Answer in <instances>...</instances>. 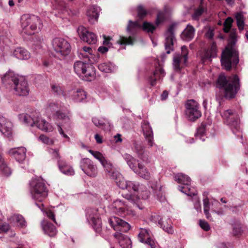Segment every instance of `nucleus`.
<instances>
[{
  "label": "nucleus",
  "instance_id": "obj_1",
  "mask_svg": "<svg viewBox=\"0 0 248 248\" xmlns=\"http://www.w3.org/2000/svg\"><path fill=\"white\" fill-rule=\"evenodd\" d=\"M216 85L223 93V95L216 94V100L220 104L223 98L231 99L235 97L240 89V79L236 75L226 76L221 74L218 76Z\"/></svg>",
  "mask_w": 248,
  "mask_h": 248
},
{
  "label": "nucleus",
  "instance_id": "obj_2",
  "mask_svg": "<svg viewBox=\"0 0 248 248\" xmlns=\"http://www.w3.org/2000/svg\"><path fill=\"white\" fill-rule=\"evenodd\" d=\"M46 110L48 112L53 113L57 120L62 121L61 125L58 124V130L64 138L69 140V137L64 133L62 128L63 127L66 131L70 130L71 129L70 119L66 112V108L61 102L52 100L48 101Z\"/></svg>",
  "mask_w": 248,
  "mask_h": 248
},
{
  "label": "nucleus",
  "instance_id": "obj_3",
  "mask_svg": "<svg viewBox=\"0 0 248 248\" xmlns=\"http://www.w3.org/2000/svg\"><path fill=\"white\" fill-rule=\"evenodd\" d=\"M113 180H114L117 185L122 189H126L130 194H126L124 198L126 199L128 202L133 204L135 207H138L141 209L139 205L136 203L134 201V197L132 194L137 193L139 191L140 186L138 182L131 181H125L119 172H114L111 175Z\"/></svg>",
  "mask_w": 248,
  "mask_h": 248
},
{
  "label": "nucleus",
  "instance_id": "obj_4",
  "mask_svg": "<svg viewBox=\"0 0 248 248\" xmlns=\"http://www.w3.org/2000/svg\"><path fill=\"white\" fill-rule=\"evenodd\" d=\"M111 226L116 231L114 236L118 240L120 246L122 248H131V241L126 235L121 232H127L130 229L129 224L125 221L117 217H113L109 219Z\"/></svg>",
  "mask_w": 248,
  "mask_h": 248
},
{
  "label": "nucleus",
  "instance_id": "obj_5",
  "mask_svg": "<svg viewBox=\"0 0 248 248\" xmlns=\"http://www.w3.org/2000/svg\"><path fill=\"white\" fill-rule=\"evenodd\" d=\"M123 156L129 168L135 173L146 180L150 179V173L142 163L139 162L130 154L125 153Z\"/></svg>",
  "mask_w": 248,
  "mask_h": 248
},
{
  "label": "nucleus",
  "instance_id": "obj_6",
  "mask_svg": "<svg viewBox=\"0 0 248 248\" xmlns=\"http://www.w3.org/2000/svg\"><path fill=\"white\" fill-rule=\"evenodd\" d=\"M21 24L22 32L31 35L35 33L37 27L41 25V20L38 16L34 15L25 14L21 17Z\"/></svg>",
  "mask_w": 248,
  "mask_h": 248
},
{
  "label": "nucleus",
  "instance_id": "obj_7",
  "mask_svg": "<svg viewBox=\"0 0 248 248\" xmlns=\"http://www.w3.org/2000/svg\"><path fill=\"white\" fill-rule=\"evenodd\" d=\"M239 62L238 52L232 46L226 47L221 55V62L222 66L230 70L233 66H235Z\"/></svg>",
  "mask_w": 248,
  "mask_h": 248
},
{
  "label": "nucleus",
  "instance_id": "obj_8",
  "mask_svg": "<svg viewBox=\"0 0 248 248\" xmlns=\"http://www.w3.org/2000/svg\"><path fill=\"white\" fill-rule=\"evenodd\" d=\"M20 120L27 124L33 126L35 125L40 130L45 132H51L53 130V126L46 120L37 117L33 118L28 114H21L19 115Z\"/></svg>",
  "mask_w": 248,
  "mask_h": 248
},
{
  "label": "nucleus",
  "instance_id": "obj_9",
  "mask_svg": "<svg viewBox=\"0 0 248 248\" xmlns=\"http://www.w3.org/2000/svg\"><path fill=\"white\" fill-rule=\"evenodd\" d=\"M31 193L32 198L41 202L47 195V190L46 185L42 181L33 180L31 184Z\"/></svg>",
  "mask_w": 248,
  "mask_h": 248
},
{
  "label": "nucleus",
  "instance_id": "obj_10",
  "mask_svg": "<svg viewBox=\"0 0 248 248\" xmlns=\"http://www.w3.org/2000/svg\"><path fill=\"white\" fill-rule=\"evenodd\" d=\"M52 48L58 57L64 58L71 51V46L65 39L60 37L54 38L51 42Z\"/></svg>",
  "mask_w": 248,
  "mask_h": 248
},
{
  "label": "nucleus",
  "instance_id": "obj_11",
  "mask_svg": "<svg viewBox=\"0 0 248 248\" xmlns=\"http://www.w3.org/2000/svg\"><path fill=\"white\" fill-rule=\"evenodd\" d=\"M174 180L178 183L184 186H179L178 189L183 193L189 196H194L197 194V190L193 187L190 186L191 179L188 176L179 173L174 176Z\"/></svg>",
  "mask_w": 248,
  "mask_h": 248
},
{
  "label": "nucleus",
  "instance_id": "obj_12",
  "mask_svg": "<svg viewBox=\"0 0 248 248\" xmlns=\"http://www.w3.org/2000/svg\"><path fill=\"white\" fill-rule=\"evenodd\" d=\"M185 114L190 121H195L202 116L200 104L194 99L187 100L185 104Z\"/></svg>",
  "mask_w": 248,
  "mask_h": 248
},
{
  "label": "nucleus",
  "instance_id": "obj_13",
  "mask_svg": "<svg viewBox=\"0 0 248 248\" xmlns=\"http://www.w3.org/2000/svg\"><path fill=\"white\" fill-rule=\"evenodd\" d=\"M221 116L225 123L230 127L234 134L240 132L238 115L234 111L226 110L221 113Z\"/></svg>",
  "mask_w": 248,
  "mask_h": 248
},
{
  "label": "nucleus",
  "instance_id": "obj_14",
  "mask_svg": "<svg viewBox=\"0 0 248 248\" xmlns=\"http://www.w3.org/2000/svg\"><path fill=\"white\" fill-rule=\"evenodd\" d=\"M188 50L187 47L183 46L181 47V53H176L173 56V66L176 72H180L186 65Z\"/></svg>",
  "mask_w": 248,
  "mask_h": 248
},
{
  "label": "nucleus",
  "instance_id": "obj_15",
  "mask_svg": "<svg viewBox=\"0 0 248 248\" xmlns=\"http://www.w3.org/2000/svg\"><path fill=\"white\" fill-rule=\"evenodd\" d=\"M86 217L88 222L97 232L101 229V220L99 217L98 210L96 208H88L86 210Z\"/></svg>",
  "mask_w": 248,
  "mask_h": 248
},
{
  "label": "nucleus",
  "instance_id": "obj_16",
  "mask_svg": "<svg viewBox=\"0 0 248 248\" xmlns=\"http://www.w3.org/2000/svg\"><path fill=\"white\" fill-rule=\"evenodd\" d=\"M88 152L92 155L94 158L99 161L106 171L108 172V176L111 179H113L111 175L113 172L118 171L115 170L112 164L109 160H107L101 153L98 151H94L90 149L88 150Z\"/></svg>",
  "mask_w": 248,
  "mask_h": 248
},
{
  "label": "nucleus",
  "instance_id": "obj_17",
  "mask_svg": "<svg viewBox=\"0 0 248 248\" xmlns=\"http://www.w3.org/2000/svg\"><path fill=\"white\" fill-rule=\"evenodd\" d=\"M141 28L146 31L152 33L155 29V27L153 24L148 22H144L141 26L138 21L133 22L129 20L126 30L128 32L134 33Z\"/></svg>",
  "mask_w": 248,
  "mask_h": 248
},
{
  "label": "nucleus",
  "instance_id": "obj_18",
  "mask_svg": "<svg viewBox=\"0 0 248 248\" xmlns=\"http://www.w3.org/2000/svg\"><path fill=\"white\" fill-rule=\"evenodd\" d=\"M12 123L0 112V131L9 140H11L12 137Z\"/></svg>",
  "mask_w": 248,
  "mask_h": 248
},
{
  "label": "nucleus",
  "instance_id": "obj_19",
  "mask_svg": "<svg viewBox=\"0 0 248 248\" xmlns=\"http://www.w3.org/2000/svg\"><path fill=\"white\" fill-rule=\"evenodd\" d=\"M138 239L140 242L145 243L149 246L151 248H155L156 245L153 238L152 234L150 231L145 228H140L139 233Z\"/></svg>",
  "mask_w": 248,
  "mask_h": 248
},
{
  "label": "nucleus",
  "instance_id": "obj_20",
  "mask_svg": "<svg viewBox=\"0 0 248 248\" xmlns=\"http://www.w3.org/2000/svg\"><path fill=\"white\" fill-rule=\"evenodd\" d=\"M80 167L87 175L94 177L97 173V167L89 158H83L80 161Z\"/></svg>",
  "mask_w": 248,
  "mask_h": 248
},
{
  "label": "nucleus",
  "instance_id": "obj_21",
  "mask_svg": "<svg viewBox=\"0 0 248 248\" xmlns=\"http://www.w3.org/2000/svg\"><path fill=\"white\" fill-rule=\"evenodd\" d=\"M79 37L83 41L89 44H94L97 41L96 35L91 32H89L84 27L79 26L77 30Z\"/></svg>",
  "mask_w": 248,
  "mask_h": 248
},
{
  "label": "nucleus",
  "instance_id": "obj_22",
  "mask_svg": "<svg viewBox=\"0 0 248 248\" xmlns=\"http://www.w3.org/2000/svg\"><path fill=\"white\" fill-rule=\"evenodd\" d=\"M174 30V25H171L169 27L165 34V47L167 54L170 53V50H172L174 42L175 40Z\"/></svg>",
  "mask_w": 248,
  "mask_h": 248
},
{
  "label": "nucleus",
  "instance_id": "obj_23",
  "mask_svg": "<svg viewBox=\"0 0 248 248\" xmlns=\"http://www.w3.org/2000/svg\"><path fill=\"white\" fill-rule=\"evenodd\" d=\"M13 88L18 95L25 96L29 94V88L27 81L24 77H21Z\"/></svg>",
  "mask_w": 248,
  "mask_h": 248
},
{
  "label": "nucleus",
  "instance_id": "obj_24",
  "mask_svg": "<svg viewBox=\"0 0 248 248\" xmlns=\"http://www.w3.org/2000/svg\"><path fill=\"white\" fill-rule=\"evenodd\" d=\"M21 77L12 71H9L1 77V81L5 86L13 88Z\"/></svg>",
  "mask_w": 248,
  "mask_h": 248
},
{
  "label": "nucleus",
  "instance_id": "obj_25",
  "mask_svg": "<svg viewBox=\"0 0 248 248\" xmlns=\"http://www.w3.org/2000/svg\"><path fill=\"white\" fill-rule=\"evenodd\" d=\"M142 128L145 139L150 147L155 144L154 141V135L152 129L147 121H144L142 123Z\"/></svg>",
  "mask_w": 248,
  "mask_h": 248
},
{
  "label": "nucleus",
  "instance_id": "obj_26",
  "mask_svg": "<svg viewBox=\"0 0 248 248\" xmlns=\"http://www.w3.org/2000/svg\"><path fill=\"white\" fill-rule=\"evenodd\" d=\"M112 206L115 209L114 211L122 216H125L129 209L128 203L120 200L115 201L112 203Z\"/></svg>",
  "mask_w": 248,
  "mask_h": 248
},
{
  "label": "nucleus",
  "instance_id": "obj_27",
  "mask_svg": "<svg viewBox=\"0 0 248 248\" xmlns=\"http://www.w3.org/2000/svg\"><path fill=\"white\" fill-rule=\"evenodd\" d=\"M8 154L17 161L22 162L26 158V149L23 147L12 148L8 151Z\"/></svg>",
  "mask_w": 248,
  "mask_h": 248
},
{
  "label": "nucleus",
  "instance_id": "obj_28",
  "mask_svg": "<svg viewBox=\"0 0 248 248\" xmlns=\"http://www.w3.org/2000/svg\"><path fill=\"white\" fill-rule=\"evenodd\" d=\"M152 219L155 222H157L161 227H162L165 232L170 234L173 232L174 231L171 226V221L170 219L168 218L165 222L164 221L162 220L161 217L157 215L153 216Z\"/></svg>",
  "mask_w": 248,
  "mask_h": 248
},
{
  "label": "nucleus",
  "instance_id": "obj_29",
  "mask_svg": "<svg viewBox=\"0 0 248 248\" xmlns=\"http://www.w3.org/2000/svg\"><path fill=\"white\" fill-rule=\"evenodd\" d=\"M80 77L86 81L93 80L96 77L95 68L93 65L89 64Z\"/></svg>",
  "mask_w": 248,
  "mask_h": 248
},
{
  "label": "nucleus",
  "instance_id": "obj_30",
  "mask_svg": "<svg viewBox=\"0 0 248 248\" xmlns=\"http://www.w3.org/2000/svg\"><path fill=\"white\" fill-rule=\"evenodd\" d=\"M13 54L16 58L22 60H28L31 57V53L25 48L21 47L16 48Z\"/></svg>",
  "mask_w": 248,
  "mask_h": 248
},
{
  "label": "nucleus",
  "instance_id": "obj_31",
  "mask_svg": "<svg viewBox=\"0 0 248 248\" xmlns=\"http://www.w3.org/2000/svg\"><path fill=\"white\" fill-rule=\"evenodd\" d=\"M43 229L45 233L50 237L55 236L57 231L54 226L47 221L44 220L42 222Z\"/></svg>",
  "mask_w": 248,
  "mask_h": 248
},
{
  "label": "nucleus",
  "instance_id": "obj_32",
  "mask_svg": "<svg viewBox=\"0 0 248 248\" xmlns=\"http://www.w3.org/2000/svg\"><path fill=\"white\" fill-rule=\"evenodd\" d=\"M164 76L165 72L162 68H156L153 75L149 78L151 85L154 86L156 85V81L161 79Z\"/></svg>",
  "mask_w": 248,
  "mask_h": 248
},
{
  "label": "nucleus",
  "instance_id": "obj_33",
  "mask_svg": "<svg viewBox=\"0 0 248 248\" xmlns=\"http://www.w3.org/2000/svg\"><path fill=\"white\" fill-rule=\"evenodd\" d=\"M59 168L61 171L67 175H73L75 172L73 169L63 160H60L58 161Z\"/></svg>",
  "mask_w": 248,
  "mask_h": 248
},
{
  "label": "nucleus",
  "instance_id": "obj_34",
  "mask_svg": "<svg viewBox=\"0 0 248 248\" xmlns=\"http://www.w3.org/2000/svg\"><path fill=\"white\" fill-rule=\"evenodd\" d=\"M71 97L76 102H81L86 98V92L82 89H78L71 91Z\"/></svg>",
  "mask_w": 248,
  "mask_h": 248
},
{
  "label": "nucleus",
  "instance_id": "obj_35",
  "mask_svg": "<svg viewBox=\"0 0 248 248\" xmlns=\"http://www.w3.org/2000/svg\"><path fill=\"white\" fill-rule=\"evenodd\" d=\"M10 223L13 225H16L20 227H24L26 226V222L23 217L20 215H14L9 219Z\"/></svg>",
  "mask_w": 248,
  "mask_h": 248
},
{
  "label": "nucleus",
  "instance_id": "obj_36",
  "mask_svg": "<svg viewBox=\"0 0 248 248\" xmlns=\"http://www.w3.org/2000/svg\"><path fill=\"white\" fill-rule=\"evenodd\" d=\"M195 29L191 25H188L181 34V38L183 40L189 41L194 37Z\"/></svg>",
  "mask_w": 248,
  "mask_h": 248
},
{
  "label": "nucleus",
  "instance_id": "obj_37",
  "mask_svg": "<svg viewBox=\"0 0 248 248\" xmlns=\"http://www.w3.org/2000/svg\"><path fill=\"white\" fill-rule=\"evenodd\" d=\"M151 186L154 191L155 195L156 196L157 199L160 202L164 201L165 196L162 190V186L156 182L155 184H153Z\"/></svg>",
  "mask_w": 248,
  "mask_h": 248
},
{
  "label": "nucleus",
  "instance_id": "obj_38",
  "mask_svg": "<svg viewBox=\"0 0 248 248\" xmlns=\"http://www.w3.org/2000/svg\"><path fill=\"white\" fill-rule=\"evenodd\" d=\"M93 123L97 127H101L105 130L110 129V124L107 119H99L94 117L92 119Z\"/></svg>",
  "mask_w": 248,
  "mask_h": 248
},
{
  "label": "nucleus",
  "instance_id": "obj_39",
  "mask_svg": "<svg viewBox=\"0 0 248 248\" xmlns=\"http://www.w3.org/2000/svg\"><path fill=\"white\" fill-rule=\"evenodd\" d=\"M88 65L89 64L84 63L81 61H77L74 64V71L80 77Z\"/></svg>",
  "mask_w": 248,
  "mask_h": 248
},
{
  "label": "nucleus",
  "instance_id": "obj_40",
  "mask_svg": "<svg viewBox=\"0 0 248 248\" xmlns=\"http://www.w3.org/2000/svg\"><path fill=\"white\" fill-rule=\"evenodd\" d=\"M99 9L96 6H93L88 10L87 13V15L89 17V20L93 19L95 21L97 20V19L99 16V14L98 13V10Z\"/></svg>",
  "mask_w": 248,
  "mask_h": 248
},
{
  "label": "nucleus",
  "instance_id": "obj_41",
  "mask_svg": "<svg viewBox=\"0 0 248 248\" xmlns=\"http://www.w3.org/2000/svg\"><path fill=\"white\" fill-rule=\"evenodd\" d=\"M98 69L105 73H110L114 70V65L110 62H103L98 65Z\"/></svg>",
  "mask_w": 248,
  "mask_h": 248
},
{
  "label": "nucleus",
  "instance_id": "obj_42",
  "mask_svg": "<svg viewBox=\"0 0 248 248\" xmlns=\"http://www.w3.org/2000/svg\"><path fill=\"white\" fill-rule=\"evenodd\" d=\"M150 196V191L147 190L146 186L141 185L139 191L136 194V197L144 200L147 199Z\"/></svg>",
  "mask_w": 248,
  "mask_h": 248
},
{
  "label": "nucleus",
  "instance_id": "obj_43",
  "mask_svg": "<svg viewBox=\"0 0 248 248\" xmlns=\"http://www.w3.org/2000/svg\"><path fill=\"white\" fill-rule=\"evenodd\" d=\"M217 49L215 43H212L210 49L207 51L204 56V59H210L211 60L212 58H214L217 55Z\"/></svg>",
  "mask_w": 248,
  "mask_h": 248
},
{
  "label": "nucleus",
  "instance_id": "obj_44",
  "mask_svg": "<svg viewBox=\"0 0 248 248\" xmlns=\"http://www.w3.org/2000/svg\"><path fill=\"white\" fill-rule=\"evenodd\" d=\"M203 210H204V213L206 216V217L208 219L212 220V218L209 212V211L210 208V202L209 201V199L208 198L204 199L203 200Z\"/></svg>",
  "mask_w": 248,
  "mask_h": 248
},
{
  "label": "nucleus",
  "instance_id": "obj_45",
  "mask_svg": "<svg viewBox=\"0 0 248 248\" xmlns=\"http://www.w3.org/2000/svg\"><path fill=\"white\" fill-rule=\"evenodd\" d=\"M235 18L237 21V25L240 31L244 29V19L243 14L241 13H238L235 15Z\"/></svg>",
  "mask_w": 248,
  "mask_h": 248
},
{
  "label": "nucleus",
  "instance_id": "obj_46",
  "mask_svg": "<svg viewBox=\"0 0 248 248\" xmlns=\"http://www.w3.org/2000/svg\"><path fill=\"white\" fill-rule=\"evenodd\" d=\"M205 132V126L202 125L198 128L197 133L195 134L196 139H199L202 141H204L205 140V138H204Z\"/></svg>",
  "mask_w": 248,
  "mask_h": 248
},
{
  "label": "nucleus",
  "instance_id": "obj_47",
  "mask_svg": "<svg viewBox=\"0 0 248 248\" xmlns=\"http://www.w3.org/2000/svg\"><path fill=\"white\" fill-rule=\"evenodd\" d=\"M233 19L231 17H227L223 24V31L225 32H228L232 27Z\"/></svg>",
  "mask_w": 248,
  "mask_h": 248
},
{
  "label": "nucleus",
  "instance_id": "obj_48",
  "mask_svg": "<svg viewBox=\"0 0 248 248\" xmlns=\"http://www.w3.org/2000/svg\"><path fill=\"white\" fill-rule=\"evenodd\" d=\"M134 40L131 37H125L120 36V39L118 41V43L121 45H133Z\"/></svg>",
  "mask_w": 248,
  "mask_h": 248
},
{
  "label": "nucleus",
  "instance_id": "obj_49",
  "mask_svg": "<svg viewBox=\"0 0 248 248\" xmlns=\"http://www.w3.org/2000/svg\"><path fill=\"white\" fill-rule=\"evenodd\" d=\"M134 148L135 151L138 154L139 157L142 158V155L144 151L145 147L141 144L137 143H134Z\"/></svg>",
  "mask_w": 248,
  "mask_h": 248
},
{
  "label": "nucleus",
  "instance_id": "obj_50",
  "mask_svg": "<svg viewBox=\"0 0 248 248\" xmlns=\"http://www.w3.org/2000/svg\"><path fill=\"white\" fill-rule=\"evenodd\" d=\"M52 92L56 93L57 95L62 94L63 90L62 87L57 84H53L51 85Z\"/></svg>",
  "mask_w": 248,
  "mask_h": 248
},
{
  "label": "nucleus",
  "instance_id": "obj_51",
  "mask_svg": "<svg viewBox=\"0 0 248 248\" xmlns=\"http://www.w3.org/2000/svg\"><path fill=\"white\" fill-rule=\"evenodd\" d=\"M206 32L205 36L207 38L212 39L214 35V27L208 26L205 28Z\"/></svg>",
  "mask_w": 248,
  "mask_h": 248
},
{
  "label": "nucleus",
  "instance_id": "obj_52",
  "mask_svg": "<svg viewBox=\"0 0 248 248\" xmlns=\"http://www.w3.org/2000/svg\"><path fill=\"white\" fill-rule=\"evenodd\" d=\"M203 8L200 6L197 9L195 10L194 13L192 15V18L193 19L197 20L203 13Z\"/></svg>",
  "mask_w": 248,
  "mask_h": 248
},
{
  "label": "nucleus",
  "instance_id": "obj_53",
  "mask_svg": "<svg viewBox=\"0 0 248 248\" xmlns=\"http://www.w3.org/2000/svg\"><path fill=\"white\" fill-rule=\"evenodd\" d=\"M39 139L41 141L45 144H52L53 143V140L52 139H49L44 135H41L39 137Z\"/></svg>",
  "mask_w": 248,
  "mask_h": 248
},
{
  "label": "nucleus",
  "instance_id": "obj_54",
  "mask_svg": "<svg viewBox=\"0 0 248 248\" xmlns=\"http://www.w3.org/2000/svg\"><path fill=\"white\" fill-rule=\"evenodd\" d=\"M138 14L139 18L142 19L147 15V11L142 6L140 5L138 7Z\"/></svg>",
  "mask_w": 248,
  "mask_h": 248
},
{
  "label": "nucleus",
  "instance_id": "obj_55",
  "mask_svg": "<svg viewBox=\"0 0 248 248\" xmlns=\"http://www.w3.org/2000/svg\"><path fill=\"white\" fill-rule=\"evenodd\" d=\"M43 43V39L41 37H38L36 38V40L34 41V48L37 49H40L42 47V44Z\"/></svg>",
  "mask_w": 248,
  "mask_h": 248
},
{
  "label": "nucleus",
  "instance_id": "obj_56",
  "mask_svg": "<svg viewBox=\"0 0 248 248\" xmlns=\"http://www.w3.org/2000/svg\"><path fill=\"white\" fill-rule=\"evenodd\" d=\"M199 224L201 227L205 231H208L210 229L209 224L205 220H200Z\"/></svg>",
  "mask_w": 248,
  "mask_h": 248
},
{
  "label": "nucleus",
  "instance_id": "obj_57",
  "mask_svg": "<svg viewBox=\"0 0 248 248\" xmlns=\"http://www.w3.org/2000/svg\"><path fill=\"white\" fill-rule=\"evenodd\" d=\"M242 232V229L240 224L235 225L233 227L232 233L233 235L237 236L240 235Z\"/></svg>",
  "mask_w": 248,
  "mask_h": 248
},
{
  "label": "nucleus",
  "instance_id": "obj_58",
  "mask_svg": "<svg viewBox=\"0 0 248 248\" xmlns=\"http://www.w3.org/2000/svg\"><path fill=\"white\" fill-rule=\"evenodd\" d=\"M164 19V14L162 12H159L157 14L156 20V25H158L161 22H162Z\"/></svg>",
  "mask_w": 248,
  "mask_h": 248
},
{
  "label": "nucleus",
  "instance_id": "obj_59",
  "mask_svg": "<svg viewBox=\"0 0 248 248\" xmlns=\"http://www.w3.org/2000/svg\"><path fill=\"white\" fill-rule=\"evenodd\" d=\"M92 52L93 50L90 47L84 46L80 50V55H83V53H87L90 55L92 54Z\"/></svg>",
  "mask_w": 248,
  "mask_h": 248
},
{
  "label": "nucleus",
  "instance_id": "obj_60",
  "mask_svg": "<svg viewBox=\"0 0 248 248\" xmlns=\"http://www.w3.org/2000/svg\"><path fill=\"white\" fill-rule=\"evenodd\" d=\"M10 229V226L9 224L4 223L2 225H0V233L2 232H7Z\"/></svg>",
  "mask_w": 248,
  "mask_h": 248
},
{
  "label": "nucleus",
  "instance_id": "obj_61",
  "mask_svg": "<svg viewBox=\"0 0 248 248\" xmlns=\"http://www.w3.org/2000/svg\"><path fill=\"white\" fill-rule=\"evenodd\" d=\"M46 215L49 218L52 220L56 224H58L55 219V215L53 212L50 210H48L46 212Z\"/></svg>",
  "mask_w": 248,
  "mask_h": 248
},
{
  "label": "nucleus",
  "instance_id": "obj_62",
  "mask_svg": "<svg viewBox=\"0 0 248 248\" xmlns=\"http://www.w3.org/2000/svg\"><path fill=\"white\" fill-rule=\"evenodd\" d=\"M103 36L104 38L103 44L106 46H111L112 44L110 43V41L112 39L111 38H110V37H107L105 35H103Z\"/></svg>",
  "mask_w": 248,
  "mask_h": 248
},
{
  "label": "nucleus",
  "instance_id": "obj_63",
  "mask_svg": "<svg viewBox=\"0 0 248 248\" xmlns=\"http://www.w3.org/2000/svg\"><path fill=\"white\" fill-rule=\"evenodd\" d=\"M230 38L232 40V41L234 43L236 38V33L235 30L231 31L230 34Z\"/></svg>",
  "mask_w": 248,
  "mask_h": 248
},
{
  "label": "nucleus",
  "instance_id": "obj_64",
  "mask_svg": "<svg viewBox=\"0 0 248 248\" xmlns=\"http://www.w3.org/2000/svg\"><path fill=\"white\" fill-rule=\"evenodd\" d=\"M194 207L197 211L199 210H201L200 202L198 199H195V202L194 203Z\"/></svg>",
  "mask_w": 248,
  "mask_h": 248
}]
</instances>
